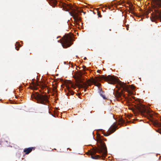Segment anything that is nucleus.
Here are the masks:
<instances>
[{
  "mask_svg": "<svg viewBox=\"0 0 161 161\" xmlns=\"http://www.w3.org/2000/svg\"><path fill=\"white\" fill-rule=\"evenodd\" d=\"M101 77L102 79L107 81L109 84H117L116 87L118 89H119L122 88L123 90L126 91L129 94H131V92L129 89L128 86L126 83L120 81L118 78L115 77L114 75H102Z\"/></svg>",
  "mask_w": 161,
  "mask_h": 161,
  "instance_id": "f257e3e1",
  "label": "nucleus"
},
{
  "mask_svg": "<svg viewBox=\"0 0 161 161\" xmlns=\"http://www.w3.org/2000/svg\"><path fill=\"white\" fill-rule=\"evenodd\" d=\"M85 71H73V77L75 80L78 86L80 88H83L84 91H86L87 87L89 85V82H83V76L85 74Z\"/></svg>",
  "mask_w": 161,
  "mask_h": 161,
  "instance_id": "f03ea898",
  "label": "nucleus"
},
{
  "mask_svg": "<svg viewBox=\"0 0 161 161\" xmlns=\"http://www.w3.org/2000/svg\"><path fill=\"white\" fill-rule=\"evenodd\" d=\"M97 142L100 144L98 148L92 149V151H89L87 153V154L90 155L92 156L95 154L97 153H102V155L103 156L106 155L107 151L105 143L100 138L97 139Z\"/></svg>",
  "mask_w": 161,
  "mask_h": 161,
  "instance_id": "7ed1b4c3",
  "label": "nucleus"
},
{
  "mask_svg": "<svg viewBox=\"0 0 161 161\" xmlns=\"http://www.w3.org/2000/svg\"><path fill=\"white\" fill-rule=\"evenodd\" d=\"M31 97L35 99L37 103L44 105H47L49 103L48 98L47 95H42L38 92H35L31 95Z\"/></svg>",
  "mask_w": 161,
  "mask_h": 161,
  "instance_id": "20e7f679",
  "label": "nucleus"
},
{
  "mask_svg": "<svg viewBox=\"0 0 161 161\" xmlns=\"http://www.w3.org/2000/svg\"><path fill=\"white\" fill-rule=\"evenodd\" d=\"M129 108L132 110L133 112H135V111H139L143 115H144V114H147L148 112L145 106L141 103L137 104L135 106V108L130 107Z\"/></svg>",
  "mask_w": 161,
  "mask_h": 161,
  "instance_id": "39448f33",
  "label": "nucleus"
},
{
  "mask_svg": "<svg viewBox=\"0 0 161 161\" xmlns=\"http://www.w3.org/2000/svg\"><path fill=\"white\" fill-rule=\"evenodd\" d=\"M62 41L60 42L61 44L64 48L69 47L72 44L71 39L68 36H64L62 38Z\"/></svg>",
  "mask_w": 161,
  "mask_h": 161,
  "instance_id": "423d86ee",
  "label": "nucleus"
},
{
  "mask_svg": "<svg viewBox=\"0 0 161 161\" xmlns=\"http://www.w3.org/2000/svg\"><path fill=\"white\" fill-rule=\"evenodd\" d=\"M34 79L32 80V84L35 90L37 89V87L38 86L40 87L42 89L44 88L46 86L45 83H43L42 82L40 81L38 82L37 81L35 82L34 81Z\"/></svg>",
  "mask_w": 161,
  "mask_h": 161,
  "instance_id": "0eeeda50",
  "label": "nucleus"
},
{
  "mask_svg": "<svg viewBox=\"0 0 161 161\" xmlns=\"http://www.w3.org/2000/svg\"><path fill=\"white\" fill-rule=\"evenodd\" d=\"M117 127V126L116 124H115V123H114L113 125H111L109 129L108 132H107L106 133H105L103 132V134L105 136H108L114 132L116 130Z\"/></svg>",
  "mask_w": 161,
  "mask_h": 161,
  "instance_id": "6e6552de",
  "label": "nucleus"
},
{
  "mask_svg": "<svg viewBox=\"0 0 161 161\" xmlns=\"http://www.w3.org/2000/svg\"><path fill=\"white\" fill-rule=\"evenodd\" d=\"M113 94L114 95V96L116 97V98L119 101L122 99V96L124 97L125 96L124 95L123 93L122 90L120 92L117 91L115 94H114V92L113 93Z\"/></svg>",
  "mask_w": 161,
  "mask_h": 161,
  "instance_id": "1a4fd4ad",
  "label": "nucleus"
},
{
  "mask_svg": "<svg viewBox=\"0 0 161 161\" xmlns=\"http://www.w3.org/2000/svg\"><path fill=\"white\" fill-rule=\"evenodd\" d=\"M35 149V147H30L28 148H25L24 150V152L26 154H28L31 153L33 150Z\"/></svg>",
  "mask_w": 161,
  "mask_h": 161,
  "instance_id": "9d476101",
  "label": "nucleus"
},
{
  "mask_svg": "<svg viewBox=\"0 0 161 161\" xmlns=\"http://www.w3.org/2000/svg\"><path fill=\"white\" fill-rule=\"evenodd\" d=\"M155 4L157 7L159 8L161 7V0H156L155 1Z\"/></svg>",
  "mask_w": 161,
  "mask_h": 161,
  "instance_id": "9b49d317",
  "label": "nucleus"
},
{
  "mask_svg": "<svg viewBox=\"0 0 161 161\" xmlns=\"http://www.w3.org/2000/svg\"><path fill=\"white\" fill-rule=\"evenodd\" d=\"M91 157L93 159H97L100 158V156L99 155H97L95 156H92Z\"/></svg>",
  "mask_w": 161,
  "mask_h": 161,
  "instance_id": "f8f14e48",
  "label": "nucleus"
},
{
  "mask_svg": "<svg viewBox=\"0 0 161 161\" xmlns=\"http://www.w3.org/2000/svg\"><path fill=\"white\" fill-rule=\"evenodd\" d=\"M71 15L74 17L75 19L77 18V13L75 12L73 14H72Z\"/></svg>",
  "mask_w": 161,
  "mask_h": 161,
  "instance_id": "ddd939ff",
  "label": "nucleus"
},
{
  "mask_svg": "<svg viewBox=\"0 0 161 161\" xmlns=\"http://www.w3.org/2000/svg\"><path fill=\"white\" fill-rule=\"evenodd\" d=\"M119 122L120 124H124L125 123V121L122 119H119Z\"/></svg>",
  "mask_w": 161,
  "mask_h": 161,
  "instance_id": "4468645a",
  "label": "nucleus"
},
{
  "mask_svg": "<svg viewBox=\"0 0 161 161\" xmlns=\"http://www.w3.org/2000/svg\"><path fill=\"white\" fill-rule=\"evenodd\" d=\"M69 92V94L71 95H73L74 94V92L71 91V89L69 88L68 89Z\"/></svg>",
  "mask_w": 161,
  "mask_h": 161,
  "instance_id": "2eb2a0df",
  "label": "nucleus"
},
{
  "mask_svg": "<svg viewBox=\"0 0 161 161\" xmlns=\"http://www.w3.org/2000/svg\"><path fill=\"white\" fill-rule=\"evenodd\" d=\"M92 82L93 83H94L95 85L97 86V85L96 84V83H95V80H92ZM97 84H98V85H97V86H98V85H100V84L99 83H97Z\"/></svg>",
  "mask_w": 161,
  "mask_h": 161,
  "instance_id": "dca6fc26",
  "label": "nucleus"
},
{
  "mask_svg": "<svg viewBox=\"0 0 161 161\" xmlns=\"http://www.w3.org/2000/svg\"><path fill=\"white\" fill-rule=\"evenodd\" d=\"M101 96L103 97V98L104 99H106V98L105 97V96L104 95L102 94H101Z\"/></svg>",
  "mask_w": 161,
  "mask_h": 161,
  "instance_id": "f3484780",
  "label": "nucleus"
},
{
  "mask_svg": "<svg viewBox=\"0 0 161 161\" xmlns=\"http://www.w3.org/2000/svg\"><path fill=\"white\" fill-rule=\"evenodd\" d=\"M16 44H17L18 46H19V47H20V44H19V43L18 42H16Z\"/></svg>",
  "mask_w": 161,
  "mask_h": 161,
  "instance_id": "a211bd4d",
  "label": "nucleus"
},
{
  "mask_svg": "<svg viewBox=\"0 0 161 161\" xmlns=\"http://www.w3.org/2000/svg\"><path fill=\"white\" fill-rule=\"evenodd\" d=\"M131 88L132 89H133L134 88V86H131Z\"/></svg>",
  "mask_w": 161,
  "mask_h": 161,
  "instance_id": "6ab92c4d",
  "label": "nucleus"
},
{
  "mask_svg": "<svg viewBox=\"0 0 161 161\" xmlns=\"http://www.w3.org/2000/svg\"><path fill=\"white\" fill-rule=\"evenodd\" d=\"M75 68H76V69L77 70H79V69H78V68L79 69V67H78V68H77L76 67H75Z\"/></svg>",
  "mask_w": 161,
  "mask_h": 161,
  "instance_id": "aec40b11",
  "label": "nucleus"
},
{
  "mask_svg": "<svg viewBox=\"0 0 161 161\" xmlns=\"http://www.w3.org/2000/svg\"><path fill=\"white\" fill-rule=\"evenodd\" d=\"M86 68V67H85V66H83V69H84V68ZM83 70L85 71V70H84V69H83Z\"/></svg>",
  "mask_w": 161,
  "mask_h": 161,
  "instance_id": "412c9836",
  "label": "nucleus"
},
{
  "mask_svg": "<svg viewBox=\"0 0 161 161\" xmlns=\"http://www.w3.org/2000/svg\"><path fill=\"white\" fill-rule=\"evenodd\" d=\"M54 3H55V4H56L57 3V1H54Z\"/></svg>",
  "mask_w": 161,
  "mask_h": 161,
  "instance_id": "4be33fe9",
  "label": "nucleus"
},
{
  "mask_svg": "<svg viewBox=\"0 0 161 161\" xmlns=\"http://www.w3.org/2000/svg\"><path fill=\"white\" fill-rule=\"evenodd\" d=\"M101 71H97V72H98V73H100V72Z\"/></svg>",
  "mask_w": 161,
  "mask_h": 161,
  "instance_id": "5701e85b",
  "label": "nucleus"
},
{
  "mask_svg": "<svg viewBox=\"0 0 161 161\" xmlns=\"http://www.w3.org/2000/svg\"><path fill=\"white\" fill-rule=\"evenodd\" d=\"M17 47H15V48H16V49L17 50H19V48L17 49Z\"/></svg>",
  "mask_w": 161,
  "mask_h": 161,
  "instance_id": "b1692460",
  "label": "nucleus"
},
{
  "mask_svg": "<svg viewBox=\"0 0 161 161\" xmlns=\"http://www.w3.org/2000/svg\"><path fill=\"white\" fill-rule=\"evenodd\" d=\"M86 59V57H85L84 58V59L85 60V59Z\"/></svg>",
  "mask_w": 161,
  "mask_h": 161,
  "instance_id": "393cba45",
  "label": "nucleus"
},
{
  "mask_svg": "<svg viewBox=\"0 0 161 161\" xmlns=\"http://www.w3.org/2000/svg\"><path fill=\"white\" fill-rule=\"evenodd\" d=\"M66 10H65V11H68V9L66 8Z\"/></svg>",
  "mask_w": 161,
  "mask_h": 161,
  "instance_id": "a878e982",
  "label": "nucleus"
},
{
  "mask_svg": "<svg viewBox=\"0 0 161 161\" xmlns=\"http://www.w3.org/2000/svg\"><path fill=\"white\" fill-rule=\"evenodd\" d=\"M156 125H158V124H156ZM159 125H160V126H161V124H160Z\"/></svg>",
  "mask_w": 161,
  "mask_h": 161,
  "instance_id": "bb28decb",
  "label": "nucleus"
},
{
  "mask_svg": "<svg viewBox=\"0 0 161 161\" xmlns=\"http://www.w3.org/2000/svg\"><path fill=\"white\" fill-rule=\"evenodd\" d=\"M58 74H56V76H58Z\"/></svg>",
  "mask_w": 161,
  "mask_h": 161,
  "instance_id": "cd10ccee",
  "label": "nucleus"
},
{
  "mask_svg": "<svg viewBox=\"0 0 161 161\" xmlns=\"http://www.w3.org/2000/svg\"><path fill=\"white\" fill-rule=\"evenodd\" d=\"M88 70H91V71H92V70H88Z\"/></svg>",
  "mask_w": 161,
  "mask_h": 161,
  "instance_id": "c85d7f7f",
  "label": "nucleus"
},
{
  "mask_svg": "<svg viewBox=\"0 0 161 161\" xmlns=\"http://www.w3.org/2000/svg\"><path fill=\"white\" fill-rule=\"evenodd\" d=\"M159 133L161 134V131L159 132Z\"/></svg>",
  "mask_w": 161,
  "mask_h": 161,
  "instance_id": "c756f323",
  "label": "nucleus"
},
{
  "mask_svg": "<svg viewBox=\"0 0 161 161\" xmlns=\"http://www.w3.org/2000/svg\"><path fill=\"white\" fill-rule=\"evenodd\" d=\"M99 17H101V15H99Z\"/></svg>",
  "mask_w": 161,
  "mask_h": 161,
  "instance_id": "7c9ffc66",
  "label": "nucleus"
},
{
  "mask_svg": "<svg viewBox=\"0 0 161 161\" xmlns=\"http://www.w3.org/2000/svg\"><path fill=\"white\" fill-rule=\"evenodd\" d=\"M71 83V81H70L69 82Z\"/></svg>",
  "mask_w": 161,
  "mask_h": 161,
  "instance_id": "2f4dec72",
  "label": "nucleus"
},
{
  "mask_svg": "<svg viewBox=\"0 0 161 161\" xmlns=\"http://www.w3.org/2000/svg\"><path fill=\"white\" fill-rule=\"evenodd\" d=\"M97 70L99 71V70H99V69H98Z\"/></svg>",
  "mask_w": 161,
  "mask_h": 161,
  "instance_id": "473e14b6",
  "label": "nucleus"
},
{
  "mask_svg": "<svg viewBox=\"0 0 161 161\" xmlns=\"http://www.w3.org/2000/svg\"><path fill=\"white\" fill-rule=\"evenodd\" d=\"M127 30H128V28H127Z\"/></svg>",
  "mask_w": 161,
  "mask_h": 161,
  "instance_id": "72a5a7b5",
  "label": "nucleus"
}]
</instances>
